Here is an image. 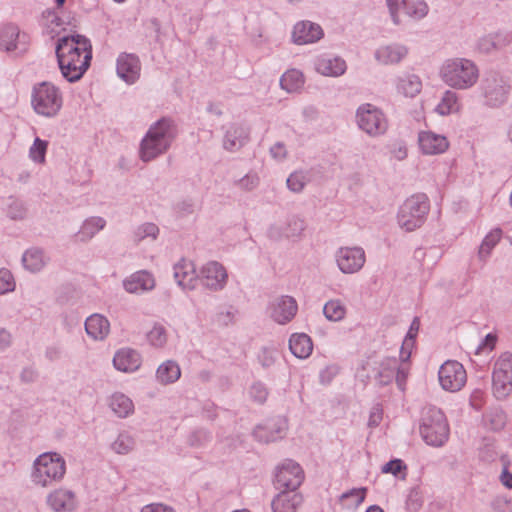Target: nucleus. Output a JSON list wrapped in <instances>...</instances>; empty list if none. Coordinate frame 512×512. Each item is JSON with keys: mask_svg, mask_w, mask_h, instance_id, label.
Masks as SVG:
<instances>
[{"mask_svg": "<svg viewBox=\"0 0 512 512\" xmlns=\"http://www.w3.org/2000/svg\"><path fill=\"white\" fill-rule=\"evenodd\" d=\"M56 56L63 78L68 82H76L90 66V41L81 35L62 37L56 46Z\"/></svg>", "mask_w": 512, "mask_h": 512, "instance_id": "f257e3e1", "label": "nucleus"}, {"mask_svg": "<svg viewBox=\"0 0 512 512\" xmlns=\"http://www.w3.org/2000/svg\"><path fill=\"white\" fill-rule=\"evenodd\" d=\"M67 465L58 452H44L32 463L30 481L35 487L48 488L60 483L66 475Z\"/></svg>", "mask_w": 512, "mask_h": 512, "instance_id": "7ed1b4c3", "label": "nucleus"}, {"mask_svg": "<svg viewBox=\"0 0 512 512\" xmlns=\"http://www.w3.org/2000/svg\"><path fill=\"white\" fill-rule=\"evenodd\" d=\"M175 139V129L168 119H161L152 124L139 146V158L143 162H150L165 154Z\"/></svg>", "mask_w": 512, "mask_h": 512, "instance_id": "f03ea898", "label": "nucleus"}, {"mask_svg": "<svg viewBox=\"0 0 512 512\" xmlns=\"http://www.w3.org/2000/svg\"><path fill=\"white\" fill-rule=\"evenodd\" d=\"M6 213L12 220H22L26 217L27 210L22 202L13 200L9 204Z\"/></svg>", "mask_w": 512, "mask_h": 512, "instance_id": "4d7b16f0", "label": "nucleus"}, {"mask_svg": "<svg viewBox=\"0 0 512 512\" xmlns=\"http://www.w3.org/2000/svg\"><path fill=\"white\" fill-rule=\"evenodd\" d=\"M237 309L233 306L220 308L214 315V322L221 327H228L235 322Z\"/></svg>", "mask_w": 512, "mask_h": 512, "instance_id": "8fccbe9b", "label": "nucleus"}, {"mask_svg": "<svg viewBox=\"0 0 512 512\" xmlns=\"http://www.w3.org/2000/svg\"><path fill=\"white\" fill-rule=\"evenodd\" d=\"M383 411L380 405H375L372 407L369 415L368 425L370 427H376L382 420Z\"/></svg>", "mask_w": 512, "mask_h": 512, "instance_id": "338daca9", "label": "nucleus"}, {"mask_svg": "<svg viewBox=\"0 0 512 512\" xmlns=\"http://www.w3.org/2000/svg\"><path fill=\"white\" fill-rule=\"evenodd\" d=\"M108 405L119 418H127L134 413V403L125 394L116 392L109 397Z\"/></svg>", "mask_w": 512, "mask_h": 512, "instance_id": "f704fd0d", "label": "nucleus"}, {"mask_svg": "<svg viewBox=\"0 0 512 512\" xmlns=\"http://www.w3.org/2000/svg\"><path fill=\"white\" fill-rule=\"evenodd\" d=\"M420 433L428 445L442 446L449 437V426L444 413L436 407L427 408L423 413Z\"/></svg>", "mask_w": 512, "mask_h": 512, "instance_id": "0eeeda50", "label": "nucleus"}, {"mask_svg": "<svg viewBox=\"0 0 512 512\" xmlns=\"http://www.w3.org/2000/svg\"><path fill=\"white\" fill-rule=\"evenodd\" d=\"M430 211V200L424 193H416L406 198L398 207L396 223L399 229L410 233L421 228Z\"/></svg>", "mask_w": 512, "mask_h": 512, "instance_id": "39448f33", "label": "nucleus"}, {"mask_svg": "<svg viewBox=\"0 0 512 512\" xmlns=\"http://www.w3.org/2000/svg\"><path fill=\"white\" fill-rule=\"evenodd\" d=\"M492 389L497 399H505L512 392V353L504 352L495 360Z\"/></svg>", "mask_w": 512, "mask_h": 512, "instance_id": "1a4fd4ad", "label": "nucleus"}, {"mask_svg": "<svg viewBox=\"0 0 512 512\" xmlns=\"http://www.w3.org/2000/svg\"><path fill=\"white\" fill-rule=\"evenodd\" d=\"M495 343L496 337L494 335H486V337L481 341V343L476 348V354L492 351L494 349Z\"/></svg>", "mask_w": 512, "mask_h": 512, "instance_id": "0e129e2a", "label": "nucleus"}, {"mask_svg": "<svg viewBox=\"0 0 512 512\" xmlns=\"http://www.w3.org/2000/svg\"><path fill=\"white\" fill-rule=\"evenodd\" d=\"M409 370L408 361H404L401 357L399 360L387 357L378 364L375 379L380 385H388L396 379L398 387L403 389Z\"/></svg>", "mask_w": 512, "mask_h": 512, "instance_id": "9d476101", "label": "nucleus"}, {"mask_svg": "<svg viewBox=\"0 0 512 512\" xmlns=\"http://www.w3.org/2000/svg\"><path fill=\"white\" fill-rule=\"evenodd\" d=\"M324 37L322 27L309 20L295 23L291 32V40L296 45H309L320 41Z\"/></svg>", "mask_w": 512, "mask_h": 512, "instance_id": "6ab92c4d", "label": "nucleus"}, {"mask_svg": "<svg viewBox=\"0 0 512 512\" xmlns=\"http://www.w3.org/2000/svg\"><path fill=\"white\" fill-rule=\"evenodd\" d=\"M141 512H175V510L167 505L161 503H153L144 506Z\"/></svg>", "mask_w": 512, "mask_h": 512, "instance_id": "774afa93", "label": "nucleus"}, {"mask_svg": "<svg viewBox=\"0 0 512 512\" xmlns=\"http://www.w3.org/2000/svg\"><path fill=\"white\" fill-rule=\"evenodd\" d=\"M181 377V368L174 360H166L162 362L155 373L157 383L161 385H170L179 380Z\"/></svg>", "mask_w": 512, "mask_h": 512, "instance_id": "473e14b6", "label": "nucleus"}, {"mask_svg": "<svg viewBox=\"0 0 512 512\" xmlns=\"http://www.w3.org/2000/svg\"><path fill=\"white\" fill-rule=\"evenodd\" d=\"M116 71L119 78L127 84H134L140 77L141 63L135 54L121 53L116 61Z\"/></svg>", "mask_w": 512, "mask_h": 512, "instance_id": "4be33fe9", "label": "nucleus"}, {"mask_svg": "<svg viewBox=\"0 0 512 512\" xmlns=\"http://www.w3.org/2000/svg\"><path fill=\"white\" fill-rule=\"evenodd\" d=\"M418 330H419V320L417 318H415L410 325V328L407 332L406 337L403 340V343H402V346L400 349V357L404 361H409V359L411 357L412 350L415 345V338L418 334Z\"/></svg>", "mask_w": 512, "mask_h": 512, "instance_id": "79ce46f5", "label": "nucleus"}, {"mask_svg": "<svg viewBox=\"0 0 512 512\" xmlns=\"http://www.w3.org/2000/svg\"><path fill=\"white\" fill-rule=\"evenodd\" d=\"M339 369L335 365L325 367L320 371L319 379L322 384H329L332 379L338 374Z\"/></svg>", "mask_w": 512, "mask_h": 512, "instance_id": "680f3d73", "label": "nucleus"}, {"mask_svg": "<svg viewBox=\"0 0 512 512\" xmlns=\"http://www.w3.org/2000/svg\"><path fill=\"white\" fill-rule=\"evenodd\" d=\"M30 101L31 107L37 115L54 118L63 107V93L52 82L43 81L32 87Z\"/></svg>", "mask_w": 512, "mask_h": 512, "instance_id": "423d86ee", "label": "nucleus"}, {"mask_svg": "<svg viewBox=\"0 0 512 512\" xmlns=\"http://www.w3.org/2000/svg\"><path fill=\"white\" fill-rule=\"evenodd\" d=\"M356 123L360 130L370 137H379L388 130V120L377 106L364 103L356 110Z\"/></svg>", "mask_w": 512, "mask_h": 512, "instance_id": "6e6552de", "label": "nucleus"}, {"mask_svg": "<svg viewBox=\"0 0 512 512\" xmlns=\"http://www.w3.org/2000/svg\"><path fill=\"white\" fill-rule=\"evenodd\" d=\"M503 467L499 475L500 483L507 489H512V472L508 468L507 461L502 459Z\"/></svg>", "mask_w": 512, "mask_h": 512, "instance_id": "052dcab7", "label": "nucleus"}, {"mask_svg": "<svg viewBox=\"0 0 512 512\" xmlns=\"http://www.w3.org/2000/svg\"><path fill=\"white\" fill-rule=\"evenodd\" d=\"M313 65L317 73L326 77H340L347 70L346 61L339 56L319 55Z\"/></svg>", "mask_w": 512, "mask_h": 512, "instance_id": "393cba45", "label": "nucleus"}, {"mask_svg": "<svg viewBox=\"0 0 512 512\" xmlns=\"http://www.w3.org/2000/svg\"><path fill=\"white\" fill-rule=\"evenodd\" d=\"M159 234V228L156 224L147 222L139 225L133 233V238L136 242H140L146 238L155 240Z\"/></svg>", "mask_w": 512, "mask_h": 512, "instance_id": "3c124183", "label": "nucleus"}, {"mask_svg": "<svg viewBox=\"0 0 512 512\" xmlns=\"http://www.w3.org/2000/svg\"><path fill=\"white\" fill-rule=\"evenodd\" d=\"M47 149L48 141L36 137L33 144L29 148L30 160L36 164H44Z\"/></svg>", "mask_w": 512, "mask_h": 512, "instance_id": "09e8293b", "label": "nucleus"}, {"mask_svg": "<svg viewBox=\"0 0 512 512\" xmlns=\"http://www.w3.org/2000/svg\"><path fill=\"white\" fill-rule=\"evenodd\" d=\"M249 141V130L241 123H230L224 127L222 147L229 153L240 151Z\"/></svg>", "mask_w": 512, "mask_h": 512, "instance_id": "aec40b11", "label": "nucleus"}, {"mask_svg": "<svg viewBox=\"0 0 512 512\" xmlns=\"http://www.w3.org/2000/svg\"><path fill=\"white\" fill-rule=\"evenodd\" d=\"M338 269L343 274H354L359 272L365 262V251L360 246H344L336 250L334 255Z\"/></svg>", "mask_w": 512, "mask_h": 512, "instance_id": "ddd939ff", "label": "nucleus"}, {"mask_svg": "<svg viewBox=\"0 0 512 512\" xmlns=\"http://www.w3.org/2000/svg\"><path fill=\"white\" fill-rule=\"evenodd\" d=\"M298 305L291 296H281L270 303V317L278 324L290 322L296 315Z\"/></svg>", "mask_w": 512, "mask_h": 512, "instance_id": "412c9836", "label": "nucleus"}, {"mask_svg": "<svg viewBox=\"0 0 512 512\" xmlns=\"http://www.w3.org/2000/svg\"><path fill=\"white\" fill-rule=\"evenodd\" d=\"M148 343L155 348H163L168 341L167 329L161 324H154L147 333Z\"/></svg>", "mask_w": 512, "mask_h": 512, "instance_id": "de8ad7c7", "label": "nucleus"}, {"mask_svg": "<svg viewBox=\"0 0 512 512\" xmlns=\"http://www.w3.org/2000/svg\"><path fill=\"white\" fill-rule=\"evenodd\" d=\"M409 54V48L399 42H390L378 46L374 51V59L379 65L396 66L404 61Z\"/></svg>", "mask_w": 512, "mask_h": 512, "instance_id": "dca6fc26", "label": "nucleus"}, {"mask_svg": "<svg viewBox=\"0 0 512 512\" xmlns=\"http://www.w3.org/2000/svg\"><path fill=\"white\" fill-rule=\"evenodd\" d=\"M406 469L407 467L401 459H394L384 464L381 471L382 473L392 474L394 476H398L401 472H404L402 478H405Z\"/></svg>", "mask_w": 512, "mask_h": 512, "instance_id": "13d9d810", "label": "nucleus"}, {"mask_svg": "<svg viewBox=\"0 0 512 512\" xmlns=\"http://www.w3.org/2000/svg\"><path fill=\"white\" fill-rule=\"evenodd\" d=\"M16 288V281L12 272L7 268L0 269V295L13 292Z\"/></svg>", "mask_w": 512, "mask_h": 512, "instance_id": "5fc2aeb1", "label": "nucleus"}, {"mask_svg": "<svg viewBox=\"0 0 512 512\" xmlns=\"http://www.w3.org/2000/svg\"><path fill=\"white\" fill-rule=\"evenodd\" d=\"M123 287L130 294L145 293L155 288V278L146 270L137 271L123 280Z\"/></svg>", "mask_w": 512, "mask_h": 512, "instance_id": "cd10ccee", "label": "nucleus"}, {"mask_svg": "<svg viewBox=\"0 0 512 512\" xmlns=\"http://www.w3.org/2000/svg\"><path fill=\"white\" fill-rule=\"evenodd\" d=\"M438 381L443 390L452 393L458 392L466 384V370L458 361L448 360L439 368Z\"/></svg>", "mask_w": 512, "mask_h": 512, "instance_id": "f8f14e48", "label": "nucleus"}, {"mask_svg": "<svg viewBox=\"0 0 512 512\" xmlns=\"http://www.w3.org/2000/svg\"><path fill=\"white\" fill-rule=\"evenodd\" d=\"M304 84V76L301 71L297 69H290L286 71L281 79L280 85L282 89L287 92L298 91Z\"/></svg>", "mask_w": 512, "mask_h": 512, "instance_id": "a19ab883", "label": "nucleus"}, {"mask_svg": "<svg viewBox=\"0 0 512 512\" xmlns=\"http://www.w3.org/2000/svg\"><path fill=\"white\" fill-rule=\"evenodd\" d=\"M286 430V420L278 417L258 425L253 431V436L259 442L270 443L281 439Z\"/></svg>", "mask_w": 512, "mask_h": 512, "instance_id": "5701e85b", "label": "nucleus"}, {"mask_svg": "<svg viewBox=\"0 0 512 512\" xmlns=\"http://www.w3.org/2000/svg\"><path fill=\"white\" fill-rule=\"evenodd\" d=\"M228 271L218 261H208L199 269V283L210 292H220L228 283Z\"/></svg>", "mask_w": 512, "mask_h": 512, "instance_id": "9b49d317", "label": "nucleus"}, {"mask_svg": "<svg viewBox=\"0 0 512 512\" xmlns=\"http://www.w3.org/2000/svg\"><path fill=\"white\" fill-rule=\"evenodd\" d=\"M237 188L245 192H251L260 185V176L255 171H249L235 182Z\"/></svg>", "mask_w": 512, "mask_h": 512, "instance_id": "864d4df0", "label": "nucleus"}, {"mask_svg": "<svg viewBox=\"0 0 512 512\" xmlns=\"http://www.w3.org/2000/svg\"><path fill=\"white\" fill-rule=\"evenodd\" d=\"M419 151L425 156H438L446 153L450 147L448 138L432 130H421L417 135Z\"/></svg>", "mask_w": 512, "mask_h": 512, "instance_id": "2eb2a0df", "label": "nucleus"}, {"mask_svg": "<svg viewBox=\"0 0 512 512\" xmlns=\"http://www.w3.org/2000/svg\"><path fill=\"white\" fill-rule=\"evenodd\" d=\"M309 182V174L303 170L292 172L287 180V188L293 193H301Z\"/></svg>", "mask_w": 512, "mask_h": 512, "instance_id": "49530a36", "label": "nucleus"}, {"mask_svg": "<svg viewBox=\"0 0 512 512\" xmlns=\"http://www.w3.org/2000/svg\"><path fill=\"white\" fill-rule=\"evenodd\" d=\"M304 480L301 466L293 460H285L278 466L275 475V485L288 491H296Z\"/></svg>", "mask_w": 512, "mask_h": 512, "instance_id": "4468645a", "label": "nucleus"}, {"mask_svg": "<svg viewBox=\"0 0 512 512\" xmlns=\"http://www.w3.org/2000/svg\"><path fill=\"white\" fill-rule=\"evenodd\" d=\"M429 6L424 0H404V15L419 21L428 15Z\"/></svg>", "mask_w": 512, "mask_h": 512, "instance_id": "ea45409f", "label": "nucleus"}, {"mask_svg": "<svg viewBox=\"0 0 512 512\" xmlns=\"http://www.w3.org/2000/svg\"><path fill=\"white\" fill-rule=\"evenodd\" d=\"M439 77L451 89L467 90L477 83L479 70L472 60L453 57L443 61L439 68Z\"/></svg>", "mask_w": 512, "mask_h": 512, "instance_id": "20e7f679", "label": "nucleus"}, {"mask_svg": "<svg viewBox=\"0 0 512 512\" xmlns=\"http://www.w3.org/2000/svg\"><path fill=\"white\" fill-rule=\"evenodd\" d=\"M47 262L48 257L45 255L44 251L36 247L27 249L22 256L24 268L33 273L41 271L46 266Z\"/></svg>", "mask_w": 512, "mask_h": 512, "instance_id": "e433bc0d", "label": "nucleus"}, {"mask_svg": "<svg viewBox=\"0 0 512 512\" xmlns=\"http://www.w3.org/2000/svg\"><path fill=\"white\" fill-rule=\"evenodd\" d=\"M275 359L276 351L269 348H263L259 354V361L264 367H270Z\"/></svg>", "mask_w": 512, "mask_h": 512, "instance_id": "e2e57ef3", "label": "nucleus"}, {"mask_svg": "<svg viewBox=\"0 0 512 512\" xmlns=\"http://www.w3.org/2000/svg\"><path fill=\"white\" fill-rule=\"evenodd\" d=\"M289 349L295 357L306 359L313 351V343L307 334L295 333L289 339Z\"/></svg>", "mask_w": 512, "mask_h": 512, "instance_id": "72a5a7b5", "label": "nucleus"}, {"mask_svg": "<svg viewBox=\"0 0 512 512\" xmlns=\"http://www.w3.org/2000/svg\"><path fill=\"white\" fill-rule=\"evenodd\" d=\"M113 452L119 455H126L133 451L135 440L131 434L123 431L118 434L116 439L110 445Z\"/></svg>", "mask_w": 512, "mask_h": 512, "instance_id": "c03bdc74", "label": "nucleus"}, {"mask_svg": "<svg viewBox=\"0 0 512 512\" xmlns=\"http://www.w3.org/2000/svg\"><path fill=\"white\" fill-rule=\"evenodd\" d=\"M502 238V230L499 228L492 229L482 240L479 246L478 257L481 261L485 262L491 255L494 247L499 243Z\"/></svg>", "mask_w": 512, "mask_h": 512, "instance_id": "4c0bfd02", "label": "nucleus"}, {"mask_svg": "<svg viewBox=\"0 0 512 512\" xmlns=\"http://www.w3.org/2000/svg\"><path fill=\"white\" fill-rule=\"evenodd\" d=\"M423 505V495L419 487L411 488L405 499V509L408 512H417Z\"/></svg>", "mask_w": 512, "mask_h": 512, "instance_id": "603ef678", "label": "nucleus"}, {"mask_svg": "<svg viewBox=\"0 0 512 512\" xmlns=\"http://www.w3.org/2000/svg\"><path fill=\"white\" fill-rule=\"evenodd\" d=\"M366 488H353L340 496V502L346 509L357 508L365 499Z\"/></svg>", "mask_w": 512, "mask_h": 512, "instance_id": "a18cd8bd", "label": "nucleus"}, {"mask_svg": "<svg viewBox=\"0 0 512 512\" xmlns=\"http://www.w3.org/2000/svg\"><path fill=\"white\" fill-rule=\"evenodd\" d=\"M270 154L273 159L283 161L287 157V149L282 142H277L271 146Z\"/></svg>", "mask_w": 512, "mask_h": 512, "instance_id": "69168bd1", "label": "nucleus"}, {"mask_svg": "<svg viewBox=\"0 0 512 512\" xmlns=\"http://www.w3.org/2000/svg\"><path fill=\"white\" fill-rule=\"evenodd\" d=\"M28 37L25 33H21L18 27L7 25L0 32V47L6 51L26 50Z\"/></svg>", "mask_w": 512, "mask_h": 512, "instance_id": "bb28decb", "label": "nucleus"}, {"mask_svg": "<svg viewBox=\"0 0 512 512\" xmlns=\"http://www.w3.org/2000/svg\"><path fill=\"white\" fill-rule=\"evenodd\" d=\"M305 229V220L298 215H292L287 219L283 227V236L289 239H299L302 237Z\"/></svg>", "mask_w": 512, "mask_h": 512, "instance_id": "58836bf2", "label": "nucleus"}, {"mask_svg": "<svg viewBox=\"0 0 512 512\" xmlns=\"http://www.w3.org/2000/svg\"><path fill=\"white\" fill-rule=\"evenodd\" d=\"M461 103L458 94L453 90H445L436 105L434 111L440 116H448L458 113Z\"/></svg>", "mask_w": 512, "mask_h": 512, "instance_id": "c9c22d12", "label": "nucleus"}, {"mask_svg": "<svg viewBox=\"0 0 512 512\" xmlns=\"http://www.w3.org/2000/svg\"><path fill=\"white\" fill-rule=\"evenodd\" d=\"M482 88L486 103L493 107L505 103L510 89L507 82L502 77L496 75L486 77L483 80Z\"/></svg>", "mask_w": 512, "mask_h": 512, "instance_id": "f3484780", "label": "nucleus"}, {"mask_svg": "<svg viewBox=\"0 0 512 512\" xmlns=\"http://www.w3.org/2000/svg\"><path fill=\"white\" fill-rule=\"evenodd\" d=\"M46 503L54 512H72L77 507V498L72 490L58 488L48 494Z\"/></svg>", "mask_w": 512, "mask_h": 512, "instance_id": "b1692460", "label": "nucleus"}, {"mask_svg": "<svg viewBox=\"0 0 512 512\" xmlns=\"http://www.w3.org/2000/svg\"><path fill=\"white\" fill-rule=\"evenodd\" d=\"M106 226V220L100 216H92L85 219L76 234V240L82 243L89 242Z\"/></svg>", "mask_w": 512, "mask_h": 512, "instance_id": "2f4dec72", "label": "nucleus"}, {"mask_svg": "<svg viewBox=\"0 0 512 512\" xmlns=\"http://www.w3.org/2000/svg\"><path fill=\"white\" fill-rule=\"evenodd\" d=\"M386 5L395 25L402 23V13L404 14V0H386Z\"/></svg>", "mask_w": 512, "mask_h": 512, "instance_id": "6e6d98bb", "label": "nucleus"}, {"mask_svg": "<svg viewBox=\"0 0 512 512\" xmlns=\"http://www.w3.org/2000/svg\"><path fill=\"white\" fill-rule=\"evenodd\" d=\"M250 397L257 403H264L268 396V390L266 386L261 382H255L249 389Z\"/></svg>", "mask_w": 512, "mask_h": 512, "instance_id": "bf43d9fd", "label": "nucleus"}, {"mask_svg": "<svg viewBox=\"0 0 512 512\" xmlns=\"http://www.w3.org/2000/svg\"><path fill=\"white\" fill-rule=\"evenodd\" d=\"M85 331L92 340L103 341L110 333V322L102 314H92L85 321Z\"/></svg>", "mask_w": 512, "mask_h": 512, "instance_id": "c85d7f7f", "label": "nucleus"}, {"mask_svg": "<svg viewBox=\"0 0 512 512\" xmlns=\"http://www.w3.org/2000/svg\"><path fill=\"white\" fill-rule=\"evenodd\" d=\"M173 277L177 285L184 291H193L199 284V271L195 264L187 259H180L173 266Z\"/></svg>", "mask_w": 512, "mask_h": 512, "instance_id": "a211bd4d", "label": "nucleus"}, {"mask_svg": "<svg viewBox=\"0 0 512 512\" xmlns=\"http://www.w3.org/2000/svg\"><path fill=\"white\" fill-rule=\"evenodd\" d=\"M323 314L327 320L338 322L345 318L346 307L339 299H332L325 303Z\"/></svg>", "mask_w": 512, "mask_h": 512, "instance_id": "37998d69", "label": "nucleus"}, {"mask_svg": "<svg viewBox=\"0 0 512 512\" xmlns=\"http://www.w3.org/2000/svg\"><path fill=\"white\" fill-rule=\"evenodd\" d=\"M421 78L413 73H405L396 79V91L406 98H415L422 91Z\"/></svg>", "mask_w": 512, "mask_h": 512, "instance_id": "c756f323", "label": "nucleus"}, {"mask_svg": "<svg viewBox=\"0 0 512 512\" xmlns=\"http://www.w3.org/2000/svg\"><path fill=\"white\" fill-rule=\"evenodd\" d=\"M113 365L116 370L123 373H134L142 365L141 354L132 348H121L116 351L113 357Z\"/></svg>", "mask_w": 512, "mask_h": 512, "instance_id": "a878e982", "label": "nucleus"}, {"mask_svg": "<svg viewBox=\"0 0 512 512\" xmlns=\"http://www.w3.org/2000/svg\"><path fill=\"white\" fill-rule=\"evenodd\" d=\"M302 503V496L297 491H282L272 501L273 512H296Z\"/></svg>", "mask_w": 512, "mask_h": 512, "instance_id": "7c9ffc66", "label": "nucleus"}]
</instances>
